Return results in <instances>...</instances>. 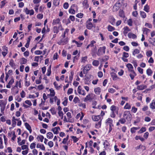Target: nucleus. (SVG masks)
Here are the masks:
<instances>
[{"mask_svg":"<svg viewBox=\"0 0 155 155\" xmlns=\"http://www.w3.org/2000/svg\"><path fill=\"white\" fill-rule=\"evenodd\" d=\"M126 67L128 68L129 72L130 73L129 75L131 79L133 80L134 77L136 76V74L133 70V67L132 65L130 63H128L126 65Z\"/></svg>","mask_w":155,"mask_h":155,"instance_id":"obj_1","label":"nucleus"},{"mask_svg":"<svg viewBox=\"0 0 155 155\" xmlns=\"http://www.w3.org/2000/svg\"><path fill=\"white\" fill-rule=\"evenodd\" d=\"M123 117L127 120L130 121L131 120V115L129 111H125L123 115Z\"/></svg>","mask_w":155,"mask_h":155,"instance_id":"obj_2","label":"nucleus"},{"mask_svg":"<svg viewBox=\"0 0 155 155\" xmlns=\"http://www.w3.org/2000/svg\"><path fill=\"white\" fill-rule=\"evenodd\" d=\"M106 47L105 46L100 47L98 50V52L97 53V55L100 56L101 55L104 54Z\"/></svg>","mask_w":155,"mask_h":155,"instance_id":"obj_3","label":"nucleus"},{"mask_svg":"<svg viewBox=\"0 0 155 155\" xmlns=\"http://www.w3.org/2000/svg\"><path fill=\"white\" fill-rule=\"evenodd\" d=\"M6 103L3 100L0 101V106L1 107V110L2 113L3 112L5 107Z\"/></svg>","mask_w":155,"mask_h":155,"instance_id":"obj_4","label":"nucleus"},{"mask_svg":"<svg viewBox=\"0 0 155 155\" xmlns=\"http://www.w3.org/2000/svg\"><path fill=\"white\" fill-rule=\"evenodd\" d=\"M92 118L93 120L95 121H97L99 120H101L102 117H101L100 115L94 116L93 115L92 117Z\"/></svg>","mask_w":155,"mask_h":155,"instance_id":"obj_5","label":"nucleus"},{"mask_svg":"<svg viewBox=\"0 0 155 155\" xmlns=\"http://www.w3.org/2000/svg\"><path fill=\"white\" fill-rule=\"evenodd\" d=\"M120 3H116L115 4L113 7V9L114 10V11L116 12L118 10L119 8H120Z\"/></svg>","mask_w":155,"mask_h":155,"instance_id":"obj_6","label":"nucleus"},{"mask_svg":"<svg viewBox=\"0 0 155 155\" xmlns=\"http://www.w3.org/2000/svg\"><path fill=\"white\" fill-rule=\"evenodd\" d=\"M147 87V86L144 84H142L140 85H138L137 87V89L138 90H142Z\"/></svg>","mask_w":155,"mask_h":155,"instance_id":"obj_7","label":"nucleus"},{"mask_svg":"<svg viewBox=\"0 0 155 155\" xmlns=\"http://www.w3.org/2000/svg\"><path fill=\"white\" fill-rule=\"evenodd\" d=\"M25 125L26 129L29 131V133H31L32 132V129L30 125L27 122L25 123Z\"/></svg>","mask_w":155,"mask_h":155,"instance_id":"obj_8","label":"nucleus"},{"mask_svg":"<svg viewBox=\"0 0 155 155\" xmlns=\"http://www.w3.org/2000/svg\"><path fill=\"white\" fill-rule=\"evenodd\" d=\"M60 21V20L59 18H57L55 19H54L53 20V21L52 22V25H56V24H58V25H59L61 23Z\"/></svg>","mask_w":155,"mask_h":155,"instance_id":"obj_9","label":"nucleus"},{"mask_svg":"<svg viewBox=\"0 0 155 155\" xmlns=\"http://www.w3.org/2000/svg\"><path fill=\"white\" fill-rule=\"evenodd\" d=\"M75 7V5L73 4L72 5L71 7V8L69 9V12L70 13H71L72 14H74L75 13V11L74 9L72 8Z\"/></svg>","mask_w":155,"mask_h":155,"instance_id":"obj_10","label":"nucleus"},{"mask_svg":"<svg viewBox=\"0 0 155 155\" xmlns=\"http://www.w3.org/2000/svg\"><path fill=\"white\" fill-rule=\"evenodd\" d=\"M81 86H78V92L79 94H82L83 95H85L86 94L84 92V90L82 91L83 93L81 92Z\"/></svg>","mask_w":155,"mask_h":155,"instance_id":"obj_11","label":"nucleus"},{"mask_svg":"<svg viewBox=\"0 0 155 155\" xmlns=\"http://www.w3.org/2000/svg\"><path fill=\"white\" fill-rule=\"evenodd\" d=\"M93 95L92 94H89L84 99V102H86L87 101H89L90 100H92V97L91 96V95Z\"/></svg>","mask_w":155,"mask_h":155,"instance_id":"obj_12","label":"nucleus"},{"mask_svg":"<svg viewBox=\"0 0 155 155\" xmlns=\"http://www.w3.org/2000/svg\"><path fill=\"white\" fill-rule=\"evenodd\" d=\"M87 28L88 29H91L93 26L91 22H88V21H87Z\"/></svg>","mask_w":155,"mask_h":155,"instance_id":"obj_13","label":"nucleus"},{"mask_svg":"<svg viewBox=\"0 0 155 155\" xmlns=\"http://www.w3.org/2000/svg\"><path fill=\"white\" fill-rule=\"evenodd\" d=\"M124 31L123 32V33L124 35L126 36L128 32L130 31V30L127 26L125 27L124 28Z\"/></svg>","mask_w":155,"mask_h":155,"instance_id":"obj_14","label":"nucleus"},{"mask_svg":"<svg viewBox=\"0 0 155 155\" xmlns=\"http://www.w3.org/2000/svg\"><path fill=\"white\" fill-rule=\"evenodd\" d=\"M146 148V147L145 146H143L141 145H140L139 146L137 147L136 148L137 150L141 149H142L143 150H145Z\"/></svg>","mask_w":155,"mask_h":155,"instance_id":"obj_15","label":"nucleus"},{"mask_svg":"<svg viewBox=\"0 0 155 155\" xmlns=\"http://www.w3.org/2000/svg\"><path fill=\"white\" fill-rule=\"evenodd\" d=\"M149 41L150 44L153 45H155V38H150Z\"/></svg>","mask_w":155,"mask_h":155,"instance_id":"obj_16","label":"nucleus"},{"mask_svg":"<svg viewBox=\"0 0 155 155\" xmlns=\"http://www.w3.org/2000/svg\"><path fill=\"white\" fill-rule=\"evenodd\" d=\"M150 30L146 28H143V33L147 34L150 32Z\"/></svg>","mask_w":155,"mask_h":155,"instance_id":"obj_17","label":"nucleus"},{"mask_svg":"<svg viewBox=\"0 0 155 155\" xmlns=\"http://www.w3.org/2000/svg\"><path fill=\"white\" fill-rule=\"evenodd\" d=\"M150 107L152 109H155V101L153 100L151 103L150 104Z\"/></svg>","mask_w":155,"mask_h":155,"instance_id":"obj_18","label":"nucleus"},{"mask_svg":"<svg viewBox=\"0 0 155 155\" xmlns=\"http://www.w3.org/2000/svg\"><path fill=\"white\" fill-rule=\"evenodd\" d=\"M146 72L148 76H151L153 73V71L150 68H148Z\"/></svg>","mask_w":155,"mask_h":155,"instance_id":"obj_19","label":"nucleus"},{"mask_svg":"<svg viewBox=\"0 0 155 155\" xmlns=\"http://www.w3.org/2000/svg\"><path fill=\"white\" fill-rule=\"evenodd\" d=\"M129 38H136L137 36L136 35L132 33H129L128 35Z\"/></svg>","mask_w":155,"mask_h":155,"instance_id":"obj_20","label":"nucleus"},{"mask_svg":"<svg viewBox=\"0 0 155 155\" xmlns=\"http://www.w3.org/2000/svg\"><path fill=\"white\" fill-rule=\"evenodd\" d=\"M47 137L48 139L52 138L53 137V134L51 132H49L47 134Z\"/></svg>","mask_w":155,"mask_h":155,"instance_id":"obj_21","label":"nucleus"},{"mask_svg":"<svg viewBox=\"0 0 155 155\" xmlns=\"http://www.w3.org/2000/svg\"><path fill=\"white\" fill-rule=\"evenodd\" d=\"M119 15L121 17L124 18V12L123 10L120 9L119 10Z\"/></svg>","mask_w":155,"mask_h":155,"instance_id":"obj_22","label":"nucleus"},{"mask_svg":"<svg viewBox=\"0 0 155 155\" xmlns=\"http://www.w3.org/2000/svg\"><path fill=\"white\" fill-rule=\"evenodd\" d=\"M110 75L113 80H116L117 79V76L115 73H111Z\"/></svg>","mask_w":155,"mask_h":155,"instance_id":"obj_23","label":"nucleus"},{"mask_svg":"<svg viewBox=\"0 0 155 155\" xmlns=\"http://www.w3.org/2000/svg\"><path fill=\"white\" fill-rule=\"evenodd\" d=\"M95 93L97 94H99L101 91V90L100 88L97 87L94 89V90Z\"/></svg>","mask_w":155,"mask_h":155,"instance_id":"obj_24","label":"nucleus"},{"mask_svg":"<svg viewBox=\"0 0 155 155\" xmlns=\"http://www.w3.org/2000/svg\"><path fill=\"white\" fill-rule=\"evenodd\" d=\"M150 7L149 6L147 5H146L144 8V10L146 12H148L149 11Z\"/></svg>","mask_w":155,"mask_h":155,"instance_id":"obj_25","label":"nucleus"},{"mask_svg":"<svg viewBox=\"0 0 155 155\" xmlns=\"http://www.w3.org/2000/svg\"><path fill=\"white\" fill-rule=\"evenodd\" d=\"M139 128L136 127H133L131 128L130 129L131 132L132 134L135 133L136 132V131L139 129Z\"/></svg>","mask_w":155,"mask_h":155,"instance_id":"obj_26","label":"nucleus"},{"mask_svg":"<svg viewBox=\"0 0 155 155\" xmlns=\"http://www.w3.org/2000/svg\"><path fill=\"white\" fill-rule=\"evenodd\" d=\"M60 0H53V4L55 6H57L59 5Z\"/></svg>","mask_w":155,"mask_h":155,"instance_id":"obj_27","label":"nucleus"},{"mask_svg":"<svg viewBox=\"0 0 155 155\" xmlns=\"http://www.w3.org/2000/svg\"><path fill=\"white\" fill-rule=\"evenodd\" d=\"M92 64L94 66H97L99 64V62L98 61L95 60L93 61Z\"/></svg>","mask_w":155,"mask_h":155,"instance_id":"obj_28","label":"nucleus"},{"mask_svg":"<svg viewBox=\"0 0 155 155\" xmlns=\"http://www.w3.org/2000/svg\"><path fill=\"white\" fill-rule=\"evenodd\" d=\"M107 29L109 31H110L114 30L115 29V28L114 27L111 26L110 25H109L108 26Z\"/></svg>","mask_w":155,"mask_h":155,"instance_id":"obj_29","label":"nucleus"},{"mask_svg":"<svg viewBox=\"0 0 155 155\" xmlns=\"http://www.w3.org/2000/svg\"><path fill=\"white\" fill-rule=\"evenodd\" d=\"M53 31L54 33L58 34L59 32V30H58V27L57 26L54 27L53 28Z\"/></svg>","mask_w":155,"mask_h":155,"instance_id":"obj_30","label":"nucleus"},{"mask_svg":"<svg viewBox=\"0 0 155 155\" xmlns=\"http://www.w3.org/2000/svg\"><path fill=\"white\" fill-rule=\"evenodd\" d=\"M124 108L126 109H130L131 108V106L128 103H127Z\"/></svg>","mask_w":155,"mask_h":155,"instance_id":"obj_31","label":"nucleus"},{"mask_svg":"<svg viewBox=\"0 0 155 155\" xmlns=\"http://www.w3.org/2000/svg\"><path fill=\"white\" fill-rule=\"evenodd\" d=\"M146 130V128L145 127H142L140 130L138 131V133L140 134H141L145 131Z\"/></svg>","mask_w":155,"mask_h":155,"instance_id":"obj_32","label":"nucleus"},{"mask_svg":"<svg viewBox=\"0 0 155 155\" xmlns=\"http://www.w3.org/2000/svg\"><path fill=\"white\" fill-rule=\"evenodd\" d=\"M22 61L20 62L21 64H25L27 62V60L25 58H21Z\"/></svg>","mask_w":155,"mask_h":155,"instance_id":"obj_33","label":"nucleus"},{"mask_svg":"<svg viewBox=\"0 0 155 155\" xmlns=\"http://www.w3.org/2000/svg\"><path fill=\"white\" fill-rule=\"evenodd\" d=\"M152 54V52L151 51L149 50L147 51L146 52V55L148 57L151 56Z\"/></svg>","mask_w":155,"mask_h":155,"instance_id":"obj_34","label":"nucleus"},{"mask_svg":"<svg viewBox=\"0 0 155 155\" xmlns=\"http://www.w3.org/2000/svg\"><path fill=\"white\" fill-rule=\"evenodd\" d=\"M50 91L51 93V94H50V95L52 97L54 96L55 94V93L53 89H50Z\"/></svg>","mask_w":155,"mask_h":155,"instance_id":"obj_35","label":"nucleus"},{"mask_svg":"<svg viewBox=\"0 0 155 155\" xmlns=\"http://www.w3.org/2000/svg\"><path fill=\"white\" fill-rule=\"evenodd\" d=\"M107 123L109 124H111L112 126H113L112 124L113 120L110 118H109L107 119Z\"/></svg>","mask_w":155,"mask_h":155,"instance_id":"obj_36","label":"nucleus"},{"mask_svg":"<svg viewBox=\"0 0 155 155\" xmlns=\"http://www.w3.org/2000/svg\"><path fill=\"white\" fill-rule=\"evenodd\" d=\"M44 138V137L42 135L38 136L37 137V139H39L41 142H43Z\"/></svg>","mask_w":155,"mask_h":155,"instance_id":"obj_37","label":"nucleus"},{"mask_svg":"<svg viewBox=\"0 0 155 155\" xmlns=\"http://www.w3.org/2000/svg\"><path fill=\"white\" fill-rule=\"evenodd\" d=\"M74 74V72L73 71H71V76L69 77V80L70 81H72Z\"/></svg>","mask_w":155,"mask_h":155,"instance_id":"obj_38","label":"nucleus"},{"mask_svg":"<svg viewBox=\"0 0 155 155\" xmlns=\"http://www.w3.org/2000/svg\"><path fill=\"white\" fill-rule=\"evenodd\" d=\"M140 15L142 17L145 18L146 17V15L145 12L143 11H140Z\"/></svg>","mask_w":155,"mask_h":155,"instance_id":"obj_39","label":"nucleus"},{"mask_svg":"<svg viewBox=\"0 0 155 155\" xmlns=\"http://www.w3.org/2000/svg\"><path fill=\"white\" fill-rule=\"evenodd\" d=\"M71 137L73 140L74 143H76L78 140V139L75 136H72Z\"/></svg>","mask_w":155,"mask_h":155,"instance_id":"obj_40","label":"nucleus"},{"mask_svg":"<svg viewBox=\"0 0 155 155\" xmlns=\"http://www.w3.org/2000/svg\"><path fill=\"white\" fill-rule=\"evenodd\" d=\"M60 130V128L59 127H55L54 134H58V130Z\"/></svg>","mask_w":155,"mask_h":155,"instance_id":"obj_41","label":"nucleus"},{"mask_svg":"<svg viewBox=\"0 0 155 155\" xmlns=\"http://www.w3.org/2000/svg\"><path fill=\"white\" fill-rule=\"evenodd\" d=\"M140 52V51L138 49H136L134 50L133 52V54L135 55L136 54H138Z\"/></svg>","mask_w":155,"mask_h":155,"instance_id":"obj_42","label":"nucleus"},{"mask_svg":"<svg viewBox=\"0 0 155 155\" xmlns=\"http://www.w3.org/2000/svg\"><path fill=\"white\" fill-rule=\"evenodd\" d=\"M101 121L100 120V121L98 122L95 125L96 127L97 128H99L100 127L101 125Z\"/></svg>","mask_w":155,"mask_h":155,"instance_id":"obj_43","label":"nucleus"},{"mask_svg":"<svg viewBox=\"0 0 155 155\" xmlns=\"http://www.w3.org/2000/svg\"><path fill=\"white\" fill-rule=\"evenodd\" d=\"M129 56V54L127 53L124 52H123L122 57L127 58Z\"/></svg>","mask_w":155,"mask_h":155,"instance_id":"obj_44","label":"nucleus"},{"mask_svg":"<svg viewBox=\"0 0 155 155\" xmlns=\"http://www.w3.org/2000/svg\"><path fill=\"white\" fill-rule=\"evenodd\" d=\"M52 114H55L56 113L55 108H53L51 109L50 110Z\"/></svg>","mask_w":155,"mask_h":155,"instance_id":"obj_45","label":"nucleus"},{"mask_svg":"<svg viewBox=\"0 0 155 155\" xmlns=\"http://www.w3.org/2000/svg\"><path fill=\"white\" fill-rule=\"evenodd\" d=\"M64 99L65 100L63 102L62 104L64 106H66L68 103V99L65 97H64Z\"/></svg>","mask_w":155,"mask_h":155,"instance_id":"obj_46","label":"nucleus"},{"mask_svg":"<svg viewBox=\"0 0 155 155\" xmlns=\"http://www.w3.org/2000/svg\"><path fill=\"white\" fill-rule=\"evenodd\" d=\"M89 70L87 68V66H86L84 68L83 70V73L84 74H86L88 71Z\"/></svg>","mask_w":155,"mask_h":155,"instance_id":"obj_47","label":"nucleus"},{"mask_svg":"<svg viewBox=\"0 0 155 155\" xmlns=\"http://www.w3.org/2000/svg\"><path fill=\"white\" fill-rule=\"evenodd\" d=\"M69 6V5L68 3L65 2L64 3L63 5V7L65 9H67L68 8Z\"/></svg>","mask_w":155,"mask_h":155,"instance_id":"obj_48","label":"nucleus"},{"mask_svg":"<svg viewBox=\"0 0 155 155\" xmlns=\"http://www.w3.org/2000/svg\"><path fill=\"white\" fill-rule=\"evenodd\" d=\"M73 101L75 103H77L79 101V98L77 97H75Z\"/></svg>","mask_w":155,"mask_h":155,"instance_id":"obj_49","label":"nucleus"},{"mask_svg":"<svg viewBox=\"0 0 155 155\" xmlns=\"http://www.w3.org/2000/svg\"><path fill=\"white\" fill-rule=\"evenodd\" d=\"M48 145L50 147H53L54 144L52 141H50L48 143Z\"/></svg>","mask_w":155,"mask_h":155,"instance_id":"obj_50","label":"nucleus"},{"mask_svg":"<svg viewBox=\"0 0 155 155\" xmlns=\"http://www.w3.org/2000/svg\"><path fill=\"white\" fill-rule=\"evenodd\" d=\"M116 110V107L114 105H112L110 107V110L111 111L114 112Z\"/></svg>","mask_w":155,"mask_h":155,"instance_id":"obj_51","label":"nucleus"},{"mask_svg":"<svg viewBox=\"0 0 155 155\" xmlns=\"http://www.w3.org/2000/svg\"><path fill=\"white\" fill-rule=\"evenodd\" d=\"M119 122L121 124H123L125 122L126 120L125 118H121L119 120Z\"/></svg>","mask_w":155,"mask_h":155,"instance_id":"obj_52","label":"nucleus"},{"mask_svg":"<svg viewBox=\"0 0 155 155\" xmlns=\"http://www.w3.org/2000/svg\"><path fill=\"white\" fill-rule=\"evenodd\" d=\"M9 64L12 67H13L14 66L15 64L14 63V61L12 59L10 61Z\"/></svg>","mask_w":155,"mask_h":155,"instance_id":"obj_53","label":"nucleus"},{"mask_svg":"<svg viewBox=\"0 0 155 155\" xmlns=\"http://www.w3.org/2000/svg\"><path fill=\"white\" fill-rule=\"evenodd\" d=\"M108 92L110 93H113L115 91V89L113 88H110L108 89Z\"/></svg>","mask_w":155,"mask_h":155,"instance_id":"obj_54","label":"nucleus"},{"mask_svg":"<svg viewBox=\"0 0 155 155\" xmlns=\"http://www.w3.org/2000/svg\"><path fill=\"white\" fill-rule=\"evenodd\" d=\"M96 43L95 41L94 40L92 41L90 44H89V46H90V47H93L94 46V44Z\"/></svg>","mask_w":155,"mask_h":155,"instance_id":"obj_55","label":"nucleus"},{"mask_svg":"<svg viewBox=\"0 0 155 155\" xmlns=\"http://www.w3.org/2000/svg\"><path fill=\"white\" fill-rule=\"evenodd\" d=\"M83 14L81 13H78V14L77 15L76 17L79 18H82L83 17Z\"/></svg>","mask_w":155,"mask_h":155,"instance_id":"obj_56","label":"nucleus"},{"mask_svg":"<svg viewBox=\"0 0 155 155\" xmlns=\"http://www.w3.org/2000/svg\"><path fill=\"white\" fill-rule=\"evenodd\" d=\"M21 96L22 98H24L25 96V94L24 91H22L20 93Z\"/></svg>","mask_w":155,"mask_h":155,"instance_id":"obj_57","label":"nucleus"},{"mask_svg":"<svg viewBox=\"0 0 155 155\" xmlns=\"http://www.w3.org/2000/svg\"><path fill=\"white\" fill-rule=\"evenodd\" d=\"M35 53L37 55L41 54L42 53V51L40 50H37L35 51Z\"/></svg>","mask_w":155,"mask_h":155,"instance_id":"obj_58","label":"nucleus"},{"mask_svg":"<svg viewBox=\"0 0 155 155\" xmlns=\"http://www.w3.org/2000/svg\"><path fill=\"white\" fill-rule=\"evenodd\" d=\"M132 21L131 19H130L128 21V24L130 26H132Z\"/></svg>","mask_w":155,"mask_h":155,"instance_id":"obj_59","label":"nucleus"},{"mask_svg":"<svg viewBox=\"0 0 155 155\" xmlns=\"http://www.w3.org/2000/svg\"><path fill=\"white\" fill-rule=\"evenodd\" d=\"M137 70L140 74H142L143 73V69L141 68L140 67H138L137 68Z\"/></svg>","mask_w":155,"mask_h":155,"instance_id":"obj_60","label":"nucleus"},{"mask_svg":"<svg viewBox=\"0 0 155 155\" xmlns=\"http://www.w3.org/2000/svg\"><path fill=\"white\" fill-rule=\"evenodd\" d=\"M36 144L35 143H31L30 146V148L31 149H33L35 147Z\"/></svg>","mask_w":155,"mask_h":155,"instance_id":"obj_61","label":"nucleus"},{"mask_svg":"<svg viewBox=\"0 0 155 155\" xmlns=\"http://www.w3.org/2000/svg\"><path fill=\"white\" fill-rule=\"evenodd\" d=\"M137 110V108L134 107H132V108L131 111L134 113H135Z\"/></svg>","mask_w":155,"mask_h":155,"instance_id":"obj_62","label":"nucleus"},{"mask_svg":"<svg viewBox=\"0 0 155 155\" xmlns=\"http://www.w3.org/2000/svg\"><path fill=\"white\" fill-rule=\"evenodd\" d=\"M73 89L72 88H69L67 94H71L73 92Z\"/></svg>","mask_w":155,"mask_h":155,"instance_id":"obj_63","label":"nucleus"},{"mask_svg":"<svg viewBox=\"0 0 155 155\" xmlns=\"http://www.w3.org/2000/svg\"><path fill=\"white\" fill-rule=\"evenodd\" d=\"M37 18L39 19H41L43 18V15L40 14L37 15Z\"/></svg>","mask_w":155,"mask_h":155,"instance_id":"obj_64","label":"nucleus"}]
</instances>
